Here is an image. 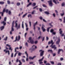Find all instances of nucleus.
<instances>
[{
    "mask_svg": "<svg viewBox=\"0 0 65 65\" xmlns=\"http://www.w3.org/2000/svg\"><path fill=\"white\" fill-rule=\"evenodd\" d=\"M42 29L43 30V32H45V29L44 28V27L43 26H42Z\"/></svg>",
    "mask_w": 65,
    "mask_h": 65,
    "instance_id": "nucleus-14",
    "label": "nucleus"
},
{
    "mask_svg": "<svg viewBox=\"0 0 65 65\" xmlns=\"http://www.w3.org/2000/svg\"><path fill=\"white\" fill-rule=\"evenodd\" d=\"M1 24H3L4 26H5V25H6V22H5L4 21H3L2 22H1Z\"/></svg>",
    "mask_w": 65,
    "mask_h": 65,
    "instance_id": "nucleus-13",
    "label": "nucleus"
},
{
    "mask_svg": "<svg viewBox=\"0 0 65 65\" xmlns=\"http://www.w3.org/2000/svg\"><path fill=\"white\" fill-rule=\"evenodd\" d=\"M5 11H6V13H8V9L6 10Z\"/></svg>",
    "mask_w": 65,
    "mask_h": 65,
    "instance_id": "nucleus-50",
    "label": "nucleus"
},
{
    "mask_svg": "<svg viewBox=\"0 0 65 65\" xmlns=\"http://www.w3.org/2000/svg\"><path fill=\"white\" fill-rule=\"evenodd\" d=\"M53 16L54 17H56V15H55V13H54L53 14Z\"/></svg>",
    "mask_w": 65,
    "mask_h": 65,
    "instance_id": "nucleus-60",
    "label": "nucleus"
},
{
    "mask_svg": "<svg viewBox=\"0 0 65 65\" xmlns=\"http://www.w3.org/2000/svg\"><path fill=\"white\" fill-rule=\"evenodd\" d=\"M37 43H38V41H36L35 42V44H37Z\"/></svg>",
    "mask_w": 65,
    "mask_h": 65,
    "instance_id": "nucleus-55",
    "label": "nucleus"
},
{
    "mask_svg": "<svg viewBox=\"0 0 65 65\" xmlns=\"http://www.w3.org/2000/svg\"><path fill=\"white\" fill-rule=\"evenodd\" d=\"M30 42L31 44H33L34 43V41L33 39H31L30 40Z\"/></svg>",
    "mask_w": 65,
    "mask_h": 65,
    "instance_id": "nucleus-15",
    "label": "nucleus"
},
{
    "mask_svg": "<svg viewBox=\"0 0 65 65\" xmlns=\"http://www.w3.org/2000/svg\"><path fill=\"white\" fill-rule=\"evenodd\" d=\"M6 46H8V47H9V50H11L12 49H11V47H10V46H11V45H9L8 44H7L6 45Z\"/></svg>",
    "mask_w": 65,
    "mask_h": 65,
    "instance_id": "nucleus-11",
    "label": "nucleus"
},
{
    "mask_svg": "<svg viewBox=\"0 0 65 65\" xmlns=\"http://www.w3.org/2000/svg\"><path fill=\"white\" fill-rule=\"evenodd\" d=\"M32 5L33 7L35 6L36 5V3H34L32 4Z\"/></svg>",
    "mask_w": 65,
    "mask_h": 65,
    "instance_id": "nucleus-29",
    "label": "nucleus"
},
{
    "mask_svg": "<svg viewBox=\"0 0 65 65\" xmlns=\"http://www.w3.org/2000/svg\"><path fill=\"white\" fill-rule=\"evenodd\" d=\"M7 19V18H6V17H5L4 18V21L5 22H6V20Z\"/></svg>",
    "mask_w": 65,
    "mask_h": 65,
    "instance_id": "nucleus-36",
    "label": "nucleus"
},
{
    "mask_svg": "<svg viewBox=\"0 0 65 65\" xmlns=\"http://www.w3.org/2000/svg\"><path fill=\"white\" fill-rule=\"evenodd\" d=\"M44 53V51H42L40 53V56L42 57L43 55V53Z\"/></svg>",
    "mask_w": 65,
    "mask_h": 65,
    "instance_id": "nucleus-12",
    "label": "nucleus"
},
{
    "mask_svg": "<svg viewBox=\"0 0 65 65\" xmlns=\"http://www.w3.org/2000/svg\"><path fill=\"white\" fill-rule=\"evenodd\" d=\"M28 17L29 18V17H30V18H32V15L31 14H29L28 15Z\"/></svg>",
    "mask_w": 65,
    "mask_h": 65,
    "instance_id": "nucleus-25",
    "label": "nucleus"
},
{
    "mask_svg": "<svg viewBox=\"0 0 65 65\" xmlns=\"http://www.w3.org/2000/svg\"><path fill=\"white\" fill-rule=\"evenodd\" d=\"M31 39H32V37H30L29 38V40L30 41V40H31Z\"/></svg>",
    "mask_w": 65,
    "mask_h": 65,
    "instance_id": "nucleus-63",
    "label": "nucleus"
},
{
    "mask_svg": "<svg viewBox=\"0 0 65 65\" xmlns=\"http://www.w3.org/2000/svg\"><path fill=\"white\" fill-rule=\"evenodd\" d=\"M39 10L40 12H42V9L41 8H39Z\"/></svg>",
    "mask_w": 65,
    "mask_h": 65,
    "instance_id": "nucleus-31",
    "label": "nucleus"
},
{
    "mask_svg": "<svg viewBox=\"0 0 65 65\" xmlns=\"http://www.w3.org/2000/svg\"><path fill=\"white\" fill-rule=\"evenodd\" d=\"M25 45L27 47H28V43L27 42H26L25 43Z\"/></svg>",
    "mask_w": 65,
    "mask_h": 65,
    "instance_id": "nucleus-42",
    "label": "nucleus"
},
{
    "mask_svg": "<svg viewBox=\"0 0 65 65\" xmlns=\"http://www.w3.org/2000/svg\"><path fill=\"white\" fill-rule=\"evenodd\" d=\"M7 2L8 4H9L10 3V1H7Z\"/></svg>",
    "mask_w": 65,
    "mask_h": 65,
    "instance_id": "nucleus-45",
    "label": "nucleus"
},
{
    "mask_svg": "<svg viewBox=\"0 0 65 65\" xmlns=\"http://www.w3.org/2000/svg\"><path fill=\"white\" fill-rule=\"evenodd\" d=\"M44 38H45V37H43L42 39V41H43L44 40Z\"/></svg>",
    "mask_w": 65,
    "mask_h": 65,
    "instance_id": "nucleus-58",
    "label": "nucleus"
},
{
    "mask_svg": "<svg viewBox=\"0 0 65 65\" xmlns=\"http://www.w3.org/2000/svg\"><path fill=\"white\" fill-rule=\"evenodd\" d=\"M54 30L53 29H51L50 30V32L51 33H53V32H54Z\"/></svg>",
    "mask_w": 65,
    "mask_h": 65,
    "instance_id": "nucleus-37",
    "label": "nucleus"
},
{
    "mask_svg": "<svg viewBox=\"0 0 65 65\" xmlns=\"http://www.w3.org/2000/svg\"><path fill=\"white\" fill-rule=\"evenodd\" d=\"M55 12L56 13V15H58V11L56 10H55Z\"/></svg>",
    "mask_w": 65,
    "mask_h": 65,
    "instance_id": "nucleus-21",
    "label": "nucleus"
},
{
    "mask_svg": "<svg viewBox=\"0 0 65 65\" xmlns=\"http://www.w3.org/2000/svg\"><path fill=\"white\" fill-rule=\"evenodd\" d=\"M44 13L46 14H50V13H49V12H48V11H45Z\"/></svg>",
    "mask_w": 65,
    "mask_h": 65,
    "instance_id": "nucleus-20",
    "label": "nucleus"
},
{
    "mask_svg": "<svg viewBox=\"0 0 65 65\" xmlns=\"http://www.w3.org/2000/svg\"><path fill=\"white\" fill-rule=\"evenodd\" d=\"M63 22L64 23H65V17H64L63 18Z\"/></svg>",
    "mask_w": 65,
    "mask_h": 65,
    "instance_id": "nucleus-51",
    "label": "nucleus"
},
{
    "mask_svg": "<svg viewBox=\"0 0 65 65\" xmlns=\"http://www.w3.org/2000/svg\"><path fill=\"white\" fill-rule=\"evenodd\" d=\"M4 28V26H2L0 28V29H1V31H2V30Z\"/></svg>",
    "mask_w": 65,
    "mask_h": 65,
    "instance_id": "nucleus-17",
    "label": "nucleus"
},
{
    "mask_svg": "<svg viewBox=\"0 0 65 65\" xmlns=\"http://www.w3.org/2000/svg\"><path fill=\"white\" fill-rule=\"evenodd\" d=\"M21 39V37H20V36H18V37L17 36H16V38H15V40H14L13 41V42H15L17 41V40L18 41H19V40H20Z\"/></svg>",
    "mask_w": 65,
    "mask_h": 65,
    "instance_id": "nucleus-3",
    "label": "nucleus"
},
{
    "mask_svg": "<svg viewBox=\"0 0 65 65\" xmlns=\"http://www.w3.org/2000/svg\"><path fill=\"white\" fill-rule=\"evenodd\" d=\"M14 21H13L12 22V28H13V26H14Z\"/></svg>",
    "mask_w": 65,
    "mask_h": 65,
    "instance_id": "nucleus-18",
    "label": "nucleus"
},
{
    "mask_svg": "<svg viewBox=\"0 0 65 65\" xmlns=\"http://www.w3.org/2000/svg\"><path fill=\"white\" fill-rule=\"evenodd\" d=\"M44 58V57L43 56L42 58V59H39L38 61L39 62V63L40 64H41L43 63V62L41 61H43V59Z\"/></svg>",
    "mask_w": 65,
    "mask_h": 65,
    "instance_id": "nucleus-5",
    "label": "nucleus"
},
{
    "mask_svg": "<svg viewBox=\"0 0 65 65\" xmlns=\"http://www.w3.org/2000/svg\"><path fill=\"white\" fill-rule=\"evenodd\" d=\"M37 21L35 23H34V26H35V25H36L37 24Z\"/></svg>",
    "mask_w": 65,
    "mask_h": 65,
    "instance_id": "nucleus-38",
    "label": "nucleus"
},
{
    "mask_svg": "<svg viewBox=\"0 0 65 65\" xmlns=\"http://www.w3.org/2000/svg\"><path fill=\"white\" fill-rule=\"evenodd\" d=\"M53 1L54 3H55V4H57V2H56V1H55V0H53Z\"/></svg>",
    "mask_w": 65,
    "mask_h": 65,
    "instance_id": "nucleus-43",
    "label": "nucleus"
},
{
    "mask_svg": "<svg viewBox=\"0 0 65 65\" xmlns=\"http://www.w3.org/2000/svg\"><path fill=\"white\" fill-rule=\"evenodd\" d=\"M60 15L61 16H63V15H64V12H63V13H60Z\"/></svg>",
    "mask_w": 65,
    "mask_h": 65,
    "instance_id": "nucleus-34",
    "label": "nucleus"
},
{
    "mask_svg": "<svg viewBox=\"0 0 65 65\" xmlns=\"http://www.w3.org/2000/svg\"><path fill=\"white\" fill-rule=\"evenodd\" d=\"M64 5H65V4H64V3H63L61 4V6H64Z\"/></svg>",
    "mask_w": 65,
    "mask_h": 65,
    "instance_id": "nucleus-44",
    "label": "nucleus"
},
{
    "mask_svg": "<svg viewBox=\"0 0 65 65\" xmlns=\"http://www.w3.org/2000/svg\"><path fill=\"white\" fill-rule=\"evenodd\" d=\"M19 61V59H17L16 61V62H18Z\"/></svg>",
    "mask_w": 65,
    "mask_h": 65,
    "instance_id": "nucleus-53",
    "label": "nucleus"
},
{
    "mask_svg": "<svg viewBox=\"0 0 65 65\" xmlns=\"http://www.w3.org/2000/svg\"><path fill=\"white\" fill-rule=\"evenodd\" d=\"M51 64H52V65H54V64H55V63H54V61H51Z\"/></svg>",
    "mask_w": 65,
    "mask_h": 65,
    "instance_id": "nucleus-32",
    "label": "nucleus"
},
{
    "mask_svg": "<svg viewBox=\"0 0 65 65\" xmlns=\"http://www.w3.org/2000/svg\"><path fill=\"white\" fill-rule=\"evenodd\" d=\"M47 52H50V53H53V51H52V50H49L47 51Z\"/></svg>",
    "mask_w": 65,
    "mask_h": 65,
    "instance_id": "nucleus-16",
    "label": "nucleus"
},
{
    "mask_svg": "<svg viewBox=\"0 0 65 65\" xmlns=\"http://www.w3.org/2000/svg\"><path fill=\"white\" fill-rule=\"evenodd\" d=\"M17 6H19V5H20V3H17Z\"/></svg>",
    "mask_w": 65,
    "mask_h": 65,
    "instance_id": "nucleus-41",
    "label": "nucleus"
},
{
    "mask_svg": "<svg viewBox=\"0 0 65 65\" xmlns=\"http://www.w3.org/2000/svg\"><path fill=\"white\" fill-rule=\"evenodd\" d=\"M13 53H12L11 54V58H13Z\"/></svg>",
    "mask_w": 65,
    "mask_h": 65,
    "instance_id": "nucleus-39",
    "label": "nucleus"
},
{
    "mask_svg": "<svg viewBox=\"0 0 65 65\" xmlns=\"http://www.w3.org/2000/svg\"><path fill=\"white\" fill-rule=\"evenodd\" d=\"M62 33H63V31L62 30L60 31L59 32L60 34L61 35L62 34Z\"/></svg>",
    "mask_w": 65,
    "mask_h": 65,
    "instance_id": "nucleus-40",
    "label": "nucleus"
},
{
    "mask_svg": "<svg viewBox=\"0 0 65 65\" xmlns=\"http://www.w3.org/2000/svg\"><path fill=\"white\" fill-rule=\"evenodd\" d=\"M35 57H36V56H34L33 57H29V59L30 60H33Z\"/></svg>",
    "mask_w": 65,
    "mask_h": 65,
    "instance_id": "nucleus-10",
    "label": "nucleus"
},
{
    "mask_svg": "<svg viewBox=\"0 0 65 65\" xmlns=\"http://www.w3.org/2000/svg\"><path fill=\"white\" fill-rule=\"evenodd\" d=\"M15 27L16 28H17V30L19 29H20L21 28V24H19L18 25V23H16L15 24Z\"/></svg>",
    "mask_w": 65,
    "mask_h": 65,
    "instance_id": "nucleus-2",
    "label": "nucleus"
},
{
    "mask_svg": "<svg viewBox=\"0 0 65 65\" xmlns=\"http://www.w3.org/2000/svg\"><path fill=\"white\" fill-rule=\"evenodd\" d=\"M42 6L44 7H46V6L44 4Z\"/></svg>",
    "mask_w": 65,
    "mask_h": 65,
    "instance_id": "nucleus-49",
    "label": "nucleus"
},
{
    "mask_svg": "<svg viewBox=\"0 0 65 65\" xmlns=\"http://www.w3.org/2000/svg\"><path fill=\"white\" fill-rule=\"evenodd\" d=\"M58 39L57 41H56V43L57 44H59V42H60V39L59 37H58Z\"/></svg>",
    "mask_w": 65,
    "mask_h": 65,
    "instance_id": "nucleus-9",
    "label": "nucleus"
},
{
    "mask_svg": "<svg viewBox=\"0 0 65 65\" xmlns=\"http://www.w3.org/2000/svg\"><path fill=\"white\" fill-rule=\"evenodd\" d=\"M61 51H62V52H63V50L62 49H59L57 52V53L58 55H59L60 53V52H61Z\"/></svg>",
    "mask_w": 65,
    "mask_h": 65,
    "instance_id": "nucleus-8",
    "label": "nucleus"
},
{
    "mask_svg": "<svg viewBox=\"0 0 65 65\" xmlns=\"http://www.w3.org/2000/svg\"><path fill=\"white\" fill-rule=\"evenodd\" d=\"M51 42L52 45L50 46L52 47V48H54V50H57V47L56 46V45H54L53 46V45L54 44V42H53V40H51Z\"/></svg>",
    "mask_w": 65,
    "mask_h": 65,
    "instance_id": "nucleus-1",
    "label": "nucleus"
},
{
    "mask_svg": "<svg viewBox=\"0 0 65 65\" xmlns=\"http://www.w3.org/2000/svg\"><path fill=\"white\" fill-rule=\"evenodd\" d=\"M14 31V29L13 28H11V31Z\"/></svg>",
    "mask_w": 65,
    "mask_h": 65,
    "instance_id": "nucleus-62",
    "label": "nucleus"
},
{
    "mask_svg": "<svg viewBox=\"0 0 65 65\" xmlns=\"http://www.w3.org/2000/svg\"><path fill=\"white\" fill-rule=\"evenodd\" d=\"M8 13L9 15H10L11 14V11H9Z\"/></svg>",
    "mask_w": 65,
    "mask_h": 65,
    "instance_id": "nucleus-47",
    "label": "nucleus"
},
{
    "mask_svg": "<svg viewBox=\"0 0 65 65\" xmlns=\"http://www.w3.org/2000/svg\"><path fill=\"white\" fill-rule=\"evenodd\" d=\"M52 0L48 1V2L50 6H53V3H52Z\"/></svg>",
    "mask_w": 65,
    "mask_h": 65,
    "instance_id": "nucleus-4",
    "label": "nucleus"
},
{
    "mask_svg": "<svg viewBox=\"0 0 65 65\" xmlns=\"http://www.w3.org/2000/svg\"><path fill=\"white\" fill-rule=\"evenodd\" d=\"M4 2H0V4H3Z\"/></svg>",
    "mask_w": 65,
    "mask_h": 65,
    "instance_id": "nucleus-28",
    "label": "nucleus"
},
{
    "mask_svg": "<svg viewBox=\"0 0 65 65\" xmlns=\"http://www.w3.org/2000/svg\"><path fill=\"white\" fill-rule=\"evenodd\" d=\"M25 25L26 28L27 27H28V25H27V23H25Z\"/></svg>",
    "mask_w": 65,
    "mask_h": 65,
    "instance_id": "nucleus-52",
    "label": "nucleus"
},
{
    "mask_svg": "<svg viewBox=\"0 0 65 65\" xmlns=\"http://www.w3.org/2000/svg\"><path fill=\"white\" fill-rule=\"evenodd\" d=\"M48 37H46V40H48L49 39Z\"/></svg>",
    "mask_w": 65,
    "mask_h": 65,
    "instance_id": "nucleus-59",
    "label": "nucleus"
},
{
    "mask_svg": "<svg viewBox=\"0 0 65 65\" xmlns=\"http://www.w3.org/2000/svg\"><path fill=\"white\" fill-rule=\"evenodd\" d=\"M8 38V37H5V38L4 39V40H5V41H7V39Z\"/></svg>",
    "mask_w": 65,
    "mask_h": 65,
    "instance_id": "nucleus-22",
    "label": "nucleus"
},
{
    "mask_svg": "<svg viewBox=\"0 0 65 65\" xmlns=\"http://www.w3.org/2000/svg\"><path fill=\"white\" fill-rule=\"evenodd\" d=\"M4 52H5V53L6 54H7L8 53V54L9 55H10V53L9 52V50H7V51H6V50H5L4 51Z\"/></svg>",
    "mask_w": 65,
    "mask_h": 65,
    "instance_id": "nucleus-7",
    "label": "nucleus"
},
{
    "mask_svg": "<svg viewBox=\"0 0 65 65\" xmlns=\"http://www.w3.org/2000/svg\"><path fill=\"white\" fill-rule=\"evenodd\" d=\"M43 21L44 22H45V23H46V21H45L44 19H43Z\"/></svg>",
    "mask_w": 65,
    "mask_h": 65,
    "instance_id": "nucleus-57",
    "label": "nucleus"
},
{
    "mask_svg": "<svg viewBox=\"0 0 65 65\" xmlns=\"http://www.w3.org/2000/svg\"><path fill=\"white\" fill-rule=\"evenodd\" d=\"M19 64L18 65H22V63L21 62V60H19Z\"/></svg>",
    "mask_w": 65,
    "mask_h": 65,
    "instance_id": "nucleus-23",
    "label": "nucleus"
},
{
    "mask_svg": "<svg viewBox=\"0 0 65 65\" xmlns=\"http://www.w3.org/2000/svg\"><path fill=\"white\" fill-rule=\"evenodd\" d=\"M5 9L4 8L3 9L2 12L4 13V12H5Z\"/></svg>",
    "mask_w": 65,
    "mask_h": 65,
    "instance_id": "nucleus-56",
    "label": "nucleus"
},
{
    "mask_svg": "<svg viewBox=\"0 0 65 65\" xmlns=\"http://www.w3.org/2000/svg\"><path fill=\"white\" fill-rule=\"evenodd\" d=\"M32 4V3H30L28 4L26 7H29V6H30V5H31Z\"/></svg>",
    "mask_w": 65,
    "mask_h": 65,
    "instance_id": "nucleus-19",
    "label": "nucleus"
},
{
    "mask_svg": "<svg viewBox=\"0 0 65 65\" xmlns=\"http://www.w3.org/2000/svg\"><path fill=\"white\" fill-rule=\"evenodd\" d=\"M53 23V22H52L51 23H49V25L50 26H51V27H53V25H52V24Z\"/></svg>",
    "mask_w": 65,
    "mask_h": 65,
    "instance_id": "nucleus-33",
    "label": "nucleus"
},
{
    "mask_svg": "<svg viewBox=\"0 0 65 65\" xmlns=\"http://www.w3.org/2000/svg\"><path fill=\"white\" fill-rule=\"evenodd\" d=\"M17 49L19 50V48L18 47H17L16 48H15V52H17Z\"/></svg>",
    "mask_w": 65,
    "mask_h": 65,
    "instance_id": "nucleus-27",
    "label": "nucleus"
},
{
    "mask_svg": "<svg viewBox=\"0 0 65 65\" xmlns=\"http://www.w3.org/2000/svg\"><path fill=\"white\" fill-rule=\"evenodd\" d=\"M29 24L30 27L31 26V22L29 21Z\"/></svg>",
    "mask_w": 65,
    "mask_h": 65,
    "instance_id": "nucleus-48",
    "label": "nucleus"
},
{
    "mask_svg": "<svg viewBox=\"0 0 65 65\" xmlns=\"http://www.w3.org/2000/svg\"><path fill=\"white\" fill-rule=\"evenodd\" d=\"M27 13H26L22 17L23 18H25V16L26 15H27Z\"/></svg>",
    "mask_w": 65,
    "mask_h": 65,
    "instance_id": "nucleus-24",
    "label": "nucleus"
},
{
    "mask_svg": "<svg viewBox=\"0 0 65 65\" xmlns=\"http://www.w3.org/2000/svg\"><path fill=\"white\" fill-rule=\"evenodd\" d=\"M46 65H51V64L48 63H47L46 64Z\"/></svg>",
    "mask_w": 65,
    "mask_h": 65,
    "instance_id": "nucleus-54",
    "label": "nucleus"
},
{
    "mask_svg": "<svg viewBox=\"0 0 65 65\" xmlns=\"http://www.w3.org/2000/svg\"><path fill=\"white\" fill-rule=\"evenodd\" d=\"M60 60L61 61H63V58H60Z\"/></svg>",
    "mask_w": 65,
    "mask_h": 65,
    "instance_id": "nucleus-64",
    "label": "nucleus"
},
{
    "mask_svg": "<svg viewBox=\"0 0 65 65\" xmlns=\"http://www.w3.org/2000/svg\"><path fill=\"white\" fill-rule=\"evenodd\" d=\"M52 34H54V35H55V34H56V32H52Z\"/></svg>",
    "mask_w": 65,
    "mask_h": 65,
    "instance_id": "nucleus-61",
    "label": "nucleus"
},
{
    "mask_svg": "<svg viewBox=\"0 0 65 65\" xmlns=\"http://www.w3.org/2000/svg\"><path fill=\"white\" fill-rule=\"evenodd\" d=\"M18 54V53H16L14 55V57H15L16 56H17V54Z\"/></svg>",
    "mask_w": 65,
    "mask_h": 65,
    "instance_id": "nucleus-46",
    "label": "nucleus"
},
{
    "mask_svg": "<svg viewBox=\"0 0 65 65\" xmlns=\"http://www.w3.org/2000/svg\"><path fill=\"white\" fill-rule=\"evenodd\" d=\"M1 13L2 14V17H3V14H4V13H3V12H0V14Z\"/></svg>",
    "mask_w": 65,
    "mask_h": 65,
    "instance_id": "nucleus-30",
    "label": "nucleus"
},
{
    "mask_svg": "<svg viewBox=\"0 0 65 65\" xmlns=\"http://www.w3.org/2000/svg\"><path fill=\"white\" fill-rule=\"evenodd\" d=\"M25 54H26L27 57L26 60V61H28V60H29L28 58V54L27 53V51L25 52Z\"/></svg>",
    "mask_w": 65,
    "mask_h": 65,
    "instance_id": "nucleus-6",
    "label": "nucleus"
},
{
    "mask_svg": "<svg viewBox=\"0 0 65 65\" xmlns=\"http://www.w3.org/2000/svg\"><path fill=\"white\" fill-rule=\"evenodd\" d=\"M22 61L24 63H25V59H22Z\"/></svg>",
    "mask_w": 65,
    "mask_h": 65,
    "instance_id": "nucleus-35",
    "label": "nucleus"
},
{
    "mask_svg": "<svg viewBox=\"0 0 65 65\" xmlns=\"http://www.w3.org/2000/svg\"><path fill=\"white\" fill-rule=\"evenodd\" d=\"M51 27H49L47 29V31L48 32H49V31L50 30V29Z\"/></svg>",
    "mask_w": 65,
    "mask_h": 65,
    "instance_id": "nucleus-26",
    "label": "nucleus"
}]
</instances>
